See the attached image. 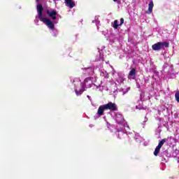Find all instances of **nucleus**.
Segmentation results:
<instances>
[{
	"instance_id": "20",
	"label": "nucleus",
	"mask_w": 179,
	"mask_h": 179,
	"mask_svg": "<svg viewBox=\"0 0 179 179\" xmlns=\"http://www.w3.org/2000/svg\"><path fill=\"white\" fill-rule=\"evenodd\" d=\"M129 87L122 90V95L124 96V94H127V93L129 92Z\"/></svg>"
},
{
	"instance_id": "9",
	"label": "nucleus",
	"mask_w": 179,
	"mask_h": 179,
	"mask_svg": "<svg viewBox=\"0 0 179 179\" xmlns=\"http://www.w3.org/2000/svg\"><path fill=\"white\" fill-rule=\"evenodd\" d=\"M80 87L81 89L80 90H78L77 87H75L74 89L76 96H80V94L85 92V85L83 83H80Z\"/></svg>"
},
{
	"instance_id": "15",
	"label": "nucleus",
	"mask_w": 179,
	"mask_h": 179,
	"mask_svg": "<svg viewBox=\"0 0 179 179\" xmlns=\"http://www.w3.org/2000/svg\"><path fill=\"white\" fill-rule=\"evenodd\" d=\"M153 6H155V5L153 4V1H151L148 4V13L153 12Z\"/></svg>"
},
{
	"instance_id": "31",
	"label": "nucleus",
	"mask_w": 179,
	"mask_h": 179,
	"mask_svg": "<svg viewBox=\"0 0 179 179\" xmlns=\"http://www.w3.org/2000/svg\"><path fill=\"white\" fill-rule=\"evenodd\" d=\"M118 0H113V2H117Z\"/></svg>"
},
{
	"instance_id": "11",
	"label": "nucleus",
	"mask_w": 179,
	"mask_h": 179,
	"mask_svg": "<svg viewBox=\"0 0 179 179\" xmlns=\"http://www.w3.org/2000/svg\"><path fill=\"white\" fill-rule=\"evenodd\" d=\"M65 3L68 8H70V9H72V8H74L75 6V1L73 0H64Z\"/></svg>"
},
{
	"instance_id": "4",
	"label": "nucleus",
	"mask_w": 179,
	"mask_h": 179,
	"mask_svg": "<svg viewBox=\"0 0 179 179\" xmlns=\"http://www.w3.org/2000/svg\"><path fill=\"white\" fill-rule=\"evenodd\" d=\"M169 45V44L167 42H158L152 45V48L154 51H160V50H162V48H164V47L168 48Z\"/></svg>"
},
{
	"instance_id": "27",
	"label": "nucleus",
	"mask_w": 179,
	"mask_h": 179,
	"mask_svg": "<svg viewBox=\"0 0 179 179\" xmlns=\"http://www.w3.org/2000/svg\"><path fill=\"white\" fill-rule=\"evenodd\" d=\"M41 0H36L37 3H39V2H41Z\"/></svg>"
},
{
	"instance_id": "37",
	"label": "nucleus",
	"mask_w": 179,
	"mask_h": 179,
	"mask_svg": "<svg viewBox=\"0 0 179 179\" xmlns=\"http://www.w3.org/2000/svg\"><path fill=\"white\" fill-rule=\"evenodd\" d=\"M136 138H139V136H136Z\"/></svg>"
},
{
	"instance_id": "25",
	"label": "nucleus",
	"mask_w": 179,
	"mask_h": 179,
	"mask_svg": "<svg viewBox=\"0 0 179 179\" xmlns=\"http://www.w3.org/2000/svg\"><path fill=\"white\" fill-rule=\"evenodd\" d=\"M87 97L90 101H92V97H90V96L87 95Z\"/></svg>"
},
{
	"instance_id": "32",
	"label": "nucleus",
	"mask_w": 179,
	"mask_h": 179,
	"mask_svg": "<svg viewBox=\"0 0 179 179\" xmlns=\"http://www.w3.org/2000/svg\"><path fill=\"white\" fill-rule=\"evenodd\" d=\"M55 37L57 36V33L56 34H54V35H53Z\"/></svg>"
},
{
	"instance_id": "13",
	"label": "nucleus",
	"mask_w": 179,
	"mask_h": 179,
	"mask_svg": "<svg viewBox=\"0 0 179 179\" xmlns=\"http://www.w3.org/2000/svg\"><path fill=\"white\" fill-rule=\"evenodd\" d=\"M99 52V58L96 59V61H104V55H103V50H104V47H103L101 50L98 48Z\"/></svg>"
},
{
	"instance_id": "24",
	"label": "nucleus",
	"mask_w": 179,
	"mask_h": 179,
	"mask_svg": "<svg viewBox=\"0 0 179 179\" xmlns=\"http://www.w3.org/2000/svg\"><path fill=\"white\" fill-rule=\"evenodd\" d=\"M73 82H78V83H79V82H80V80H79L78 78H75L73 80Z\"/></svg>"
},
{
	"instance_id": "34",
	"label": "nucleus",
	"mask_w": 179,
	"mask_h": 179,
	"mask_svg": "<svg viewBox=\"0 0 179 179\" xmlns=\"http://www.w3.org/2000/svg\"><path fill=\"white\" fill-rule=\"evenodd\" d=\"M90 127H93V125L90 124Z\"/></svg>"
},
{
	"instance_id": "35",
	"label": "nucleus",
	"mask_w": 179,
	"mask_h": 179,
	"mask_svg": "<svg viewBox=\"0 0 179 179\" xmlns=\"http://www.w3.org/2000/svg\"><path fill=\"white\" fill-rule=\"evenodd\" d=\"M74 85H75V86H76V83H75Z\"/></svg>"
},
{
	"instance_id": "30",
	"label": "nucleus",
	"mask_w": 179,
	"mask_h": 179,
	"mask_svg": "<svg viewBox=\"0 0 179 179\" xmlns=\"http://www.w3.org/2000/svg\"><path fill=\"white\" fill-rule=\"evenodd\" d=\"M148 121V119H146V120H145L144 122H143V124H145V122H146Z\"/></svg>"
},
{
	"instance_id": "22",
	"label": "nucleus",
	"mask_w": 179,
	"mask_h": 179,
	"mask_svg": "<svg viewBox=\"0 0 179 179\" xmlns=\"http://www.w3.org/2000/svg\"><path fill=\"white\" fill-rule=\"evenodd\" d=\"M35 23L38 25V17L36 16V20H34Z\"/></svg>"
},
{
	"instance_id": "21",
	"label": "nucleus",
	"mask_w": 179,
	"mask_h": 179,
	"mask_svg": "<svg viewBox=\"0 0 179 179\" xmlns=\"http://www.w3.org/2000/svg\"><path fill=\"white\" fill-rule=\"evenodd\" d=\"M124 24V18L120 19V24H119V26H122Z\"/></svg>"
},
{
	"instance_id": "8",
	"label": "nucleus",
	"mask_w": 179,
	"mask_h": 179,
	"mask_svg": "<svg viewBox=\"0 0 179 179\" xmlns=\"http://www.w3.org/2000/svg\"><path fill=\"white\" fill-rule=\"evenodd\" d=\"M171 141H173V138H171V137H168L166 138H164L161 141L159 142L158 146L162 148V146H163V145H164V143L170 144Z\"/></svg>"
},
{
	"instance_id": "29",
	"label": "nucleus",
	"mask_w": 179,
	"mask_h": 179,
	"mask_svg": "<svg viewBox=\"0 0 179 179\" xmlns=\"http://www.w3.org/2000/svg\"><path fill=\"white\" fill-rule=\"evenodd\" d=\"M137 87H138V88L141 87V85L137 84Z\"/></svg>"
},
{
	"instance_id": "16",
	"label": "nucleus",
	"mask_w": 179,
	"mask_h": 179,
	"mask_svg": "<svg viewBox=\"0 0 179 179\" xmlns=\"http://www.w3.org/2000/svg\"><path fill=\"white\" fill-rule=\"evenodd\" d=\"M112 26H113V29H118L119 26H120V24H118V20H115L114 21L113 24H112Z\"/></svg>"
},
{
	"instance_id": "7",
	"label": "nucleus",
	"mask_w": 179,
	"mask_h": 179,
	"mask_svg": "<svg viewBox=\"0 0 179 179\" xmlns=\"http://www.w3.org/2000/svg\"><path fill=\"white\" fill-rule=\"evenodd\" d=\"M118 78H117V82L121 85V83H124V80H125V74L122 72L117 73Z\"/></svg>"
},
{
	"instance_id": "3",
	"label": "nucleus",
	"mask_w": 179,
	"mask_h": 179,
	"mask_svg": "<svg viewBox=\"0 0 179 179\" xmlns=\"http://www.w3.org/2000/svg\"><path fill=\"white\" fill-rule=\"evenodd\" d=\"M115 121L117 123V132H122V131H124V129L129 128V127H128V124H127V122H125V120H124V117H122V114H116Z\"/></svg>"
},
{
	"instance_id": "2",
	"label": "nucleus",
	"mask_w": 179,
	"mask_h": 179,
	"mask_svg": "<svg viewBox=\"0 0 179 179\" xmlns=\"http://www.w3.org/2000/svg\"><path fill=\"white\" fill-rule=\"evenodd\" d=\"M110 110V111H117V105L113 102H108L107 104L101 105L99 107L96 114L94 116V120H98L101 115H104V110Z\"/></svg>"
},
{
	"instance_id": "23",
	"label": "nucleus",
	"mask_w": 179,
	"mask_h": 179,
	"mask_svg": "<svg viewBox=\"0 0 179 179\" xmlns=\"http://www.w3.org/2000/svg\"><path fill=\"white\" fill-rule=\"evenodd\" d=\"M101 75H102L103 76H104V78H108V73H106V74L104 75V73H101Z\"/></svg>"
},
{
	"instance_id": "14",
	"label": "nucleus",
	"mask_w": 179,
	"mask_h": 179,
	"mask_svg": "<svg viewBox=\"0 0 179 179\" xmlns=\"http://www.w3.org/2000/svg\"><path fill=\"white\" fill-rule=\"evenodd\" d=\"M134 139H135V141H137L138 143H141V142H143V141H145V140L143 139V138H142V137L141 136V135H139V134H138V133H136V134H135Z\"/></svg>"
},
{
	"instance_id": "33",
	"label": "nucleus",
	"mask_w": 179,
	"mask_h": 179,
	"mask_svg": "<svg viewBox=\"0 0 179 179\" xmlns=\"http://www.w3.org/2000/svg\"><path fill=\"white\" fill-rule=\"evenodd\" d=\"M117 138H120V134H117Z\"/></svg>"
},
{
	"instance_id": "19",
	"label": "nucleus",
	"mask_w": 179,
	"mask_h": 179,
	"mask_svg": "<svg viewBox=\"0 0 179 179\" xmlns=\"http://www.w3.org/2000/svg\"><path fill=\"white\" fill-rule=\"evenodd\" d=\"M175 99L178 103H179V91H176L175 94Z\"/></svg>"
},
{
	"instance_id": "28",
	"label": "nucleus",
	"mask_w": 179,
	"mask_h": 179,
	"mask_svg": "<svg viewBox=\"0 0 179 179\" xmlns=\"http://www.w3.org/2000/svg\"><path fill=\"white\" fill-rule=\"evenodd\" d=\"M164 155H167V150L164 152Z\"/></svg>"
},
{
	"instance_id": "10",
	"label": "nucleus",
	"mask_w": 179,
	"mask_h": 179,
	"mask_svg": "<svg viewBox=\"0 0 179 179\" xmlns=\"http://www.w3.org/2000/svg\"><path fill=\"white\" fill-rule=\"evenodd\" d=\"M136 69H132L128 75V79H136Z\"/></svg>"
},
{
	"instance_id": "18",
	"label": "nucleus",
	"mask_w": 179,
	"mask_h": 179,
	"mask_svg": "<svg viewBox=\"0 0 179 179\" xmlns=\"http://www.w3.org/2000/svg\"><path fill=\"white\" fill-rule=\"evenodd\" d=\"M92 23H95L96 26L100 24V21H99V17L96 16L95 20L92 21Z\"/></svg>"
},
{
	"instance_id": "12",
	"label": "nucleus",
	"mask_w": 179,
	"mask_h": 179,
	"mask_svg": "<svg viewBox=\"0 0 179 179\" xmlns=\"http://www.w3.org/2000/svg\"><path fill=\"white\" fill-rule=\"evenodd\" d=\"M84 73H87V75H93V73H94L93 67L84 68Z\"/></svg>"
},
{
	"instance_id": "5",
	"label": "nucleus",
	"mask_w": 179,
	"mask_h": 179,
	"mask_svg": "<svg viewBox=\"0 0 179 179\" xmlns=\"http://www.w3.org/2000/svg\"><path fill=\"white\" fill-rule=\"evenodd\" d=\"M84 85V89L86 87L87 89H89L92 87V85H93V78L90 77L85 79L84 83H83Z\"/></svg>"
},
{
	"instance_id": "17",
	"label": "nucleus",
	"mask_w": 179,
	"mask_h": 179,
	"mask_svg": "<svg viewBox=\"0 0 179 179\" xmlns=\"http://www.w3.org/2000/svg\"><path fill=\"white\" fill-rule=\"evenodd\" d=\"M160 149H162V147L157 145L154 151L155 156H157L159 155V152H160Z\"/></svg>"
},
{
	"instance_id": "26",
	"label": "nucleus",
	"mask_w": 179,
	"mask_h": 179,
	"mask_svg": "<svg viewBox=\"0 0 179 179\" xmlns=\"http://www.w3.org/2000/svg\"><path fill=\"white\" fill-rule=\"evenodd\" d=\"M112 74H113V75H115V70H113Z\"/></svg>"
},
{
	"instance_id": "1",
	"label": "nucleus",
	"mask_w": 179,
	"mask_h": 179,
	"mask_svg": "<svg viewBox=\"0 0 179 179\" xmlns=\"http://www.w3.org/2000/svg\"><path fill=\"white\" fill-rule=\"evenodd\" d=\"M36 10L38 12L36 17H38L41 22H43L44 24H45L46 26H48V27L50 29V30H55V27L54 26V24H57V23H58V21L54 20L52 22L50 21V19L43 17V5L38 4L36 6Z\"/></svg>"
},
{
	"instance_id": "36",
	"label": "nucleus",
	"mask_w": 179,
	"mask_h": 179,
	"mask_svg": "<svg viewBox=\"0 0 179 179\" xmlns=\"http://www.w3.org/2000/svg\"><path fill=\"white\" fill-rule=\"evenodd\" d=\"M54 1H59V0H54Z\"/></svg>"
},
{
	"instance_id": "6",
	"label": "nucleus",
	"mask_w": 179,
	"mask_h": 179,
	"mask_svg": "<svg viewBox=\"0 0 179 179\" xmlns=\"http://www.w3.org/2000/svg\"><path fill=\"white\" fill-rule=\"evenodd\" d=\"M47 15L52 19V20H57V10H46Z\"/></svg>"
}]
</instances>
